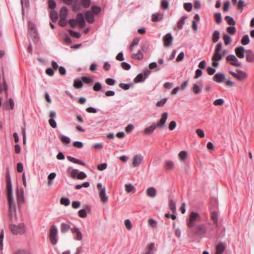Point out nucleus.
I'll return each instance as SVG.
<instances>
[{
  "mask_svg": "<svg viewBox=\"0 0 254 254\" xmlns=\"http://www.w3.org/2000/svg\"><path fill=\"white\" fill-rule=\"evenodd\" d=\"M201 217L198 213L191 212L189 218L187 220L188 227V235L191 237H203L207 232L205 224L200 223Z\"/></svg>",
  "mask_w": 254,
  "mask_h": 254,
  "instance_id": "obj_1",
  "label": "nucleus"
},
{
  "mask_svg": "<svg viewBox=\"0 0 254 254\" xmlns=\"http://www.w3.org/2000/svg\"><path fill=\"white\" fill-rule=\"evenodd\" d=\"M6 194L7 200L8 205V212L9 220L11 222L17 220V215L16 212V203L13 197L12 183L10 177L7 175L6 178Z\"/></svg>",
  "mask_w": 254,
  "mask_h": 254,
  "instance_id": "obj_2",
  "label": "nucleus"
},
{
  "mask_svg": "<svg viewBox=\"0 0 254 254\" xmlns=\"http://www.w3.org/2000/svg\"><path fill=\"white\" fill-rule=\"evenodd\" d=\"M168 114L164 112L162 114L160 120L156 123H152L149 127H146L143 133L145 135H148L152 134L156 127L160 129H164L166 127V122L167 120Z\"/></svg>",
  "mask_w": 254,
  "mask_h": 254,
  "instance_id": "obj_3",
  "label": "nucleus"
},
{
  "mask_svg": "<svg viewBox=\"0 0 254 254\" xmlns=\"http://www.w3.org/2000/svg\"><path fill=\"white\" fill-rule=\"evenodd\" d=\"M9 229L12 233L14 235H21L25 232V227L23 223H20L17 225L10 224L9 225Z\"/></svg>",
  "mask_w": 254,
  "mask_h": 254,
  "instance_id": "obj_4",
  "label": "nucleus"
},
{
  "mask_svg": "<svg viewBox=\"0 0 254 254\" xmlns=\"http://www.w3.org/2000/svg\"><path fill=\"white\" fill-rule=\"evenodd\" d=\"M97 188L99 190V196L100 200L104 203H106L108 201V196L106 193V188L100 183L97 184Z\"/></svg>",
  "mask_w": 254,
  "mask_h": 254,
  "instance_id": "obj_5",
  "label": "nucleus"
},
{
  "mask_svg": "<svg viewBox=\"0 0 254 254\" xmlns=\"http://www.w3.org/2000/svg\"><path fill=\"white\" fill-rule=\"evenodd\" d=\"M58 232L57 227L54 225H52L50 229L49 239L53 245H56L57 243L58 239Z\"/></svg>",
  "mask_w": 254,
  "mask_h": 254,
  "instance_id": "obj_6",
  "label": "nucleus"
},
{
  "mask_svg": "<svg viewBox=\"0 0 254 254\" xmlns=\"http://www.w3.org/2000/svg\"><path fill=\"white\" fill-rule=\"evenodd\" d=\"M222 48V44L221 43H218L216 45L214 53L212 58L213 61H220L223 58L224 55H222V54L220 53Z\"/></svg>",
  "mask_w": 254,
  "mask_h": 254,
  "instance_id": "obj_7",
  "label": "nucleus"
},
{
  "mask_svg": "<svg viewBox=\"0 0 254 254\" xmlns=\"http://www.w3.org/2000/svg\"><path fill=\"white\" fill-rule=\"evenodd\" d=\"M230 73L234 77L239 81H243L248 77V75L245 72L240 69H237L236 72L231 71Z\"/></svg>",
  "mask_w": 254,
  "mask_h": 254,
  "instance_id": "obj_8",
  "label": "nucleus"
},
{
  "mask_svg": "<svg viewBox=\"0 0 254 254\" xmlns=\"http://www.w3.org/2000/svg\"><path fill=\"white\" fill-rule=\"evenodd\" d=\"M16 200L18 205H20L24 203V190L22 188L17 190L16 191Z\"/></svg>",
  "mask_w": 254,
  "mask_h": 254,
  "instance_id": "obj_9",
  "label": "nucleus"
},
{
  "mask_svg": "<svg viewBox=\"0 0 254 254\" xmlns=\"http://www.w3.org/2000/svg\"><path fill=\"white\" fill-rule=\"evenodd\" d=\"M173 37L171 33H167L163 38L164 46L166 47H170L173 42Z\"/></svg>",
  "mask_w": 254,
  "mask_h": 254,
  "instance_id": "obj_10",
  "label": "nucleus"
},
{
  "mask_svg": "<svg viewBox=\"0 0 254 254\" xmlns=\"http://www.w3.org/2000/svg\"><path fill=\"white\" fill-rule=\"evenodd\" d=\"M76 23L79 24L81 28H83L85 25V21L82 13H79L75 19Z\"/></svg>",
  "mask_w": 254,
  "mask_h": 254,
  "instance_id": "obj_11",
  "label": "nucleus"
},
{
  "mask_svg": "<svg viewBox=\"0 0 254 254\" xmlns=\"http://www.w3.org/2000/svg\"><path fill=\"white\" fill-rule=\"evenodd\" d=\"M143 160V156L141 154L135 155L133 158L132 165L134 167L138 166Z\"/></svg>",
  "mask_w": 254,
  "mask_h": 254,
  "instance_id": "obj_12",
  "label": "nucleus"
},
{
  "mask_svg": "<svg viewBox=\"0 0 254 254\" xmlns=\"http://www.w3.org/2000/svg\"><path fill=\"white\" fill-rule=\"evenodd\" d=\"M155 251V245L151 243L147 246L145 251L142 254H154Z\"/></svg>",
  "mask_w": 254,
  "mask_h": 254,
  "instance_id": "obj_13",
  "label": "nucleus"
},
{
  "mask_svg": "<svg viewBox=\"0 0 254 254\" xmlns=\"http://www.w3.org/2000/svg\"><path fill=\"white\" fill-rule=\"evenodd\" d=\"M213 79L217 83H221L225 80V76L223 73L219 72L214 75Z\"/></svg>",
  "mask_w": 254,
  "mask_h": 254,
  "instance_id": "obj_14",
  "label": "nucleus"
},
{
  "mask_svg": "<svg viewBox=\"0 0 254 254\" xmlns=\"http://www.w3.org/2000/svg\"><path fill=\"white\" fill-rule=\"evenodd\" d=\"M71 231L73 234H76L75 239L78 241H80L82 239V235L79 229L76 227H74L71 229Z\"/></svg>",
  "mask_w": 254,
  "mask_h": 254,
  "instance_id": "obj_15",
  "label": "nucleus"
},
{
  "mask_svg": "<svg viewBox=\"0 0 254 254\" xmlns=\"http://www.w3.org/2000/svg\"><path fill=\"white\" fill-rule=\"evenodd\" d=\"M235 53L239 58H243L245 57V48L243 47L240 46L235 49Z\"/></svg>",
  "mask_w": 254,
  "mask_h": 254,
  "instance_id": "obj_16",
  "label": "nucleus"
},
{
  "mask_svg": "<svg viewBox=\"0 0 254 254\" xmlns=\"http://www.w3.org/2000/svg\"><path fill=\"white\" fill-rule=\"evenodd\" d=\"M164 14L161 12H157L152 15L151 19L154 22L161 21L163 18Z\"/></svg>",
  "mask_w": 254,
  "mask_h": 254,
  "instance_id": "obj_17",
  "label": "nucleus"
},
{
  "mask_svg": "<svg viewBox=\"0 0 254 254\" xmlns=\"http://www.w3.org/2000/svg\"><path fill=\"white\" fill-rule=\"evenodd\" d=\"M85 17L87 21L90 23H92L94 21V15L93 13L88 10L85 13Z\"/></svg>",
  "mask_w": 254,
  "mask_h": 254,
  "instance_id": "obj_18",
  "label": "nucleus"
},
{
  "mask_svg": "<svg viewBox=\"0 0 254 254\" xmlns=\"http://www.w3.org/2000/svg\"><path fill=\"white\" fill-rule=\"evenodd\" d=\"M216 252L215 254H222L225 249V246L223 243L220 242L216 246Z\"/></svg>",
  "mask_w": 254,
  "mask_h": 254,
  "instance_id": "obj_19",
  "label": "nucleus"
},
{
  "mask_svg": "<svg viewBox=\"0 0 254 254\" xmlns=\"http://www.w3.org/2000/svg\"><path fill=\"white\" fill-rule=\"evenodd\" d=\"M246 60L248 62H254V54L251 50L246 51Z\"/></svg>",
  "mask_w": 254,
  "mask_h": 254,
  "instance_id": "obj_20",
  "label": "nucleus"
},
{
  "mask_svg": "<svg viewBox=\"0 0 254 254\" xmlns=\"http://www.w3.org/2000/svg\"><path fill=\"white\" fill-rule=\"evenodd\" d=\"M146 194L150 197H154L156 195V190L153 187H149L146 190Z\"/></svg>",
  "mask_w": 254,
  "mask_h": 254,
  "instance_id": "obj_21",
  "label": "nucleus"
},
{
  "mask_svg": "<svg viewBox=\"0 0 254 254\" xmlns=\"http://www.w3.org/2000/svg\"><path fill=\"white\" fill-rule=\"evenodd\" d=\"M58 137L64 144H68L71 141V139L69 137L65 136L62 134H59L58 135Z\"/></svg>",
  "mask_w": 254,
  "mask_h": 254,
  "instance_id": "obj_22",
  "label": "nucleus"
},
{
  "mask_svg": "<svg viewBox=\"0 0 254 254\" xmlns=\"http://www.w3.org/2000/svg\"><path fill=\"white\" fill-rule=\"evenodd\" d=\"M60 228L62 233H65L71 229L69 224L66 223H62Z\"/></svg>",
  "mask_w": 254,
  "mask_h": 254,
  "instance_id": "obj_23",
  "label": "nucleus"
},
{
  "mask_svg": "<svg viewBox=\"0 0 254 254\" xmlns=\"http://www.w3.org/2000/svg\"><path fill=\"white\" fill-rule=\"evenodd\" d=\"M67 159L69 161L72 162L73 163L79 164V165H81L82 166L85 165V163L83 161H80V160H79L77 159H76L73 157H71L70 156H67Z\"/></svg>",
  "mask_w": 254,
  "mask_h": 254,
  "instance_id": "obj_24",
  "label": "nucleus"
},
{
  "mask_svg": "<svg viewBox=\"0 0 254 254\" xmlns=\"http://www.w3.org/2000/svg\"><path fill=\"white\" fill-rule=\"evenodd\" d=\"M211 218L214 223L217 227L218 225V215L216 211H212L211 213Z\"/></svg>",
  "mask_w": 254,
  "mask_h": 254,
  "instance_id": "obj_25",
  "label": "nucleus"
},
{
  "mask_svg": "<svg viewBox=\"0 0 254 254\" xmlns=\"http://www.w3.org/2000/svg\"><path fill=\"white\" fill-rule=\"evenodd\" d=\"M131 58L135 60H141L143 58V55L140 50H139L136 54H133Z\"/></svg>",
  "mask_w": 254,
  "mask_h": 254,
  "instance_id": "obj_26",
  "label": "nucleus"
},
{
  "mask_svg": "<svg viewBox=\"0 0 254 254\" xmlns=\"http://www.w3.org/2000/svg\"><path fill=\"white\" fill-rule=\"evenodd\" d=\"M187 18V15H184L180 18V19L179 20L177 23V27L178 28V29H181L183 28V26L185 24V20Z\"/></svg>",
  "mask_w": 254,
  "mask_h": 254,
  "instance_id": "obj_27",
  "label": "nucleus"
},
{
  "mask_svg": "<svg viewBox=\"0 0 254 254\" xmlns=\"http://www.w3.org/2000/svg\"><path fill=\"white\" fill-rule=\"evenodd\" d=\"M68 14V10L65 6L63 7L60 11V17L66 18Z\"/></svg>",
  "mask_w": 254,
  "mask_h": 254,
  "instance_id": "obj_28",
  "label": "nucleus"
},
{
  "mask_svg": "<svg viewBox=\"0 0 254 254\" xmlns=\"http://www.w3.org/2000/svg\"><path fill=\"white\" fill-rule=\"evenodd\" d=\"M125 190L127 193H129L134 192L135 188L131 184L129 183L125 184Z\"/></svg>",
  "mask_w": 254,
  "mask_h": 254,
  "instance_id": "obj_29",
  "label": "nucleus"
},
{
  "mask_svg": "<svg viewBox=\"0 0 254 254\" xmlns=\"http://www.w3.org/2000/svg\"><path fill=\"white\" fill-rule=\"evenodd\" d=\"M202 88V86H199L197 84H194L193 85L192 90L194 94H198L201 92Z\"/></svg>",
  "mask_w": 254,
  "mask_h": 254,
  "instance_id": "obj_30",
  "label": "nucleus"
},
{
  "mask_svg": "<svg viewBox=\"0 0 254 254\" xmlns=\"http://www.w3.org/2000/svg\"><path fill=\"white\" fill-rule=\"evenodd\" d=\"M220 38V32L218 30L215 31L212 34V41L214 43L217 42Z\"/></svg>",
  "mask_w": 254,
  "mask_h": 254,
  "instance_id": "obj_31",
  "label": "nucleus"
},
{
  "mask_svg": "<svg viewBox=\"0 0 254 254\" xmlns=\"http://www.w3.org/2000/svg\"><path fill=\"white\" fill-rule=\"evenodd\" d=\"M223 39L224 42V43L226 45H228L231 44L232 42V39L230 36L227 34H224L223 36Z\"/></svg>",
  "mask_w": 254,
  "mask_h": 254,
  "instance_id": "obj_32",
  "label": "nucleus"
},
{
  "mask_svg": "<svg viewBox=\"0 0 254 254\" xmlns=\"http://www.w3.org/2000/svg\"><path fill=\"white\" fill-rule=\"evenodd\" d=\"M73 87L76 89L81 88L83 86L82 82L79 79H75L74 81Z\"/></svg>",
  "mask_w": 254,
  "mask_h": 254,
  "instance_id": "obj_33",
  "label": "nucleus"
},
{
  "mask_svg": "<svg viewBox=\"0 0 254 254\" xmlns=\"http://www.w3.org/2000/svg\"><path fill=\"white\" fill-rule=\"evenodd\" d=\"M149 225L152 228L157 227V222L152 218H149L148 220Z\"/></svg>",
  "mask_w": 254,
  "mask_h": 254,
  "instance_id": "obj_34",
  "label": "nucleus"
},
{
  "mask_svg": "<svg viewBox=\"0 0 254 254\" xmlns=\"http://www.w3.org/2000/svg\"><path fill=\"white\" fill-rule=\"evenodd\" d=\"M241 44L243 45H247L250 43V39L248 35H245L241 40Z\"/></svg>",
  "mask_w": 254,
  "mask_h": 254,
  "instance_id": "obj_35",
  "label": "nucleus"
},
{
  "mask_svg": "<svg viewBox=\"0 0 254 254\" xmlns=\"http://www.w3.org/2000/svg\"><path fill=\"white\" fill-rule=\"evenodd\" d=\"M188 153L186 151H182L179 154L180 159L182 161H185L188 156Z\"/></svg>",
  "mask_w": 254,
  "mask_h": 254,
  "instance_id": "obj_36",
  "label": "nucleus"
},
{
  "mask_svg": "<svg viewBox=\"0 0 254 254\" xmlns=\"http://www.w3.org/2000/svg\"><path fill=\"white\" fill-rule=\"evenodd\" d=\"M225 19L226 21H227V22L228 23V24H229L230 25H234L236 23V22H235L234 19L233 17H231L230 16H229V15L226 16L225 17Z\"/></svg>",
  "mask_w": 254,
  "mask_h": 254,
  "instance_id": "obj_37",
  "label": "nucleus"
},
{
  "mask_svg": "<svg viewBox=\"0 0 254 254\" xmlns=\"http://www.w3.org/2000/svg\"><path fill=\"white\" fill-rule=\"evenodd\" d=\"M3 89L5 91V95H8V85L7 84L6 79L4 75L2 76Z\"/></svg>",
  "mask_w": 254,
  "mask_h": 254,
  "instance_id": "obj_38",
  "label": "nucleus"
},
{
  "mask_svg": "<svg viewBox=\"0 0 254 254\" xmlns=\"http://www.w3.org/2000/svg\"><path fill=\"white\" fill-rule=\"evenodd\" d=\"M169 207L170 209H171L173 211V213L176 212V203L174 200H170Z\"/></svg>",
  "mask_w": 254,
  "mask_h": 254,
  "instance_id": "obj_39",
  "label": "nucleus"
},
{
  "mask_svg": "<svg viewBox=\"0 0 254 254\" xmlns=\"http://www.w3.org/2000/svg\"><path fill=\"white\" fill-rule=\"evenodd\" d=\"M145 78L143 77L142 73L138 74L137 76L134 78V81L136 83L143 81Z\"/></svg>",
  "mask_w": 254,
  "mask_h": 254,
  "instance_id": "obj_40",
  "label": "nucleus"
},
{
  "mask_svg": "<svg viewBox=\"0 0 254 254\" xmlns=\"http://www.w3.org/2000/svg\"><path fill=\"white\" fill-rule=\"evenodd\" d=\"M166 169L167 170L172 169L174 166V162L171 160H167L165 162Z\"/></svg>",
  "mask_w": 254,
  "mask_h": 254,
  "instance_id": "obj_41",
  "label": "nucleus"
},
{
  "mask_svg": "<svg viewBox=\"0 0 254 254\" xmlns=\"http://www.w3.org/2000/svg\"><path fill=\"white\" fill-rule=\"evenodd\" d=\"M214 18L217 23H220L222 22L221 14L220 12L215 13Z\"/></svg>",
  "mask_w": 254,
  "mask_h": 254,
  "instance_id": "obj_42",
  "label": "nucleus"
},
{
  "mask_svg": "<svg viewBox=\"0 0 254 254\" xmlns=\"http://www.w3.org/2000/svg\"><path fill=\"white\" fill-rule=\"evenodd\" d=\"M60 202L63 205L68 206L70 203V200L67 198L62 197L60 200Z\"/></svg>",
  "mask_w": 254,
  "mask_h": 254,
  "instance_id": "obj_43",
  "label": "nucleus"
},
{
  "mask_svg": "<svg viewBox=\"0 0 254 254\" xmlns=\"http://www.w3.org/2000/svg\"><path fill=\"white\" fill-rule=\"evenodd\" d=\"M82 5L85 8H88L91 4L90 0H81Z\"/></svg>",
  "mask_w": 254,
  "mask_h": 254,
  "instance_id": "obj_44",
  "label": "nucleus"
},
{
  "mask_svg": "<svg viewBox=\"0 0 254 254\" xmlns=\"http://www.w3.org/2000/svg\"><path fill=\"white\" fill-rule=\"evenodd\" d=\"M226 60L227 61H232V62H238L237 58L234 55H228L226 58Z\"/></svg>",
  "mask_w": 254,
  "mask_h": 254,
  "instance_id": "obj_45",
  "label": "nucleus"
},
{
  "mask_svg": "<svg viewBox=\"0 0 254 254\" xmlns=\"http://www.w3.org/2000/svg\"><path fill=\"white\" fill-rule=\"evenodd\" d=\"M59 23L61 26H65L67 24L66 18L60 17Z\"/></svg>",
  "mask_w": 254,
  "mask_h": 254,
  "instance_id": "obj_46",
  "label": "nucleus"
},
{
  "mask_svg": "<svg viewBox=\"0 0 254 254\" xmlns=\"http://www.w3.org/2000/svg\"><path fill=\"white\" fill-rule=\"evenodd\" d=\"M227 31L231 35H234L236 33V29L234 26H229L227 27Z\"/></svg>",
  "mask_w": 254,
  "mask_h": 254,
  "instance_id": "obj_47",
  "label": "nucleus"
},
{
  "mask_svg": "<svg viewBox=\"0 0 254 254\" xmlns=\"http://www.w3.org/2000/svg\"><path fill=\"white\" fill-rule=\"evenodd\" d=\"M184 7L187 11H190L192 9V5L191 3H185L184 4Z\"/></svg>",
  "mask_w": 254,
  "mask_h": 254,
  "instance_id": "obj_48",
  "label": "nucleus"
},
{
  "mask_svg": "<svg viewBox=\"0 0 254 254\" xmlns=\"http://www.w3.org/2000/svg\"><path fill=\"white\" fill-rule=\"evenodd\" d=\"M149 67L151 69L156 68V70L157 71H159L161 69V68L158 66L156 62L151 63L149 64Z\"/></svg>",
  "mask_w": 254,
  "mask_h": 254,
  "instance_id": "obj_49",
  "label": "nucleus"
},
{
  "mask_svg": "<svg viewBox=\"0 0 254 254\" xmlns=\"http://www.w3.org/2000/svg\"><path fill=\"white\" fill-rule=\"evenodd\" d=\"M161 6L162 8L167 9L169 6V2L167 0H161Z\"/></svg>",
  "mask_w": 254,
  "mask_h": 254,
  "instance_id": "obj_50",
  "label": "nucleus"
},
{
  "mask_svg": "<svg viewBox=\"0 0 254 254\" xmlns=\"http://www.w3.org/2000/svg\"><path fill=\"white\" fill-rule=\"evenodd\" d=\"M83 82L86 84H89L93 82V79L90 77L83 76L82 77Z\"/></svg>",
  "mask_w": 254,
  "mask_h": 254,
  "instance_id": "obj_51",
  "label": "nucleus"
},
{
  "mask_svg": "<svg viewBox=\"0 0 254 254\" xmlns=\"http://www.w3.org/2000/svg\"><path fill=\"white\" fill-rule=\"evenodd\" d=\"M95 91H99L102 89V85L100 82H96L93 87Z\"/></svg>",
  "mask_w": 254,
  "mask_h": 254,
  "instance_id": "obj_52",
  "label": "nucleus"
},
{
  "mask_svg": "<svg viewBox=\"0 0 254 254\" xmlns=\"http://www.w3.org/2000/svg\"><path fill=\"white\" fill-rule=\"evenodd\" d=\"M167 101V98H163L157 102L156 106L158 107H162L166 103Z\"/></svg>",
  "mask_w": 254,
  "mask_h": 254,
  "instance_id": "obj_53",
  "label": "nucleus"
},
{
  "mask_svg": "<svg viewBox=\"0 0 254 254\" xmlns=\"http://www.w3.org/2000/svg\"><path fill=\"white\" fill-rule=\"evenodd\" d=\"M125 225L126 228L128 230H130L132 229V224L129 219H126L125 221Z\"/></svg>",
  "mask_w": 254,
  "mask_h": 254,
  "instance_id": "obj_54",
  "label": "nucleus"
},
{
  "mask_svg": "<svg viewBox=\"0 0 254 254\" xmlns=\"http://www.w3.org/2000/svg\"><path fill=\"white\" fill-rule=\"evenodd\" d=\"M50 17L53 22L56 21L58 19V14L55 11H52L50 13Z\"/></svg>",
  "mask_w": 254,
  "mask_h": 254,
  "instance_id": "obj_55",
  "label": "nucleus"
},
{
  "mask_svg": "<svg viewBox=\"0 0 254 254\" xmlns=\"http://www.w3.org/2000/svg\"><path fill=\"white\" fill-rule=\"evenodd\" d=\"M92 10L93 13L98 14L101 11V8L98 6H93L92 7Z\"/></svg>",
  "mask_w": 254,
  "mask_h": 254,
  "instance_id": "obj_56",
  "label": "nucleus"
},
{
  "mask_svg": "<svg viewBox=\"0 0 254 254\" xmlns=\"http://www.w3.org/2000/svg\"><path fill=\"white\" fill-rule=\"evenodd\" d=\"M87 177L86 174L83 172H79L77 176V179L82 180Z\"/></svg>",
  "mask_w": 254,
  "mask_h": 254,
  "instance_id": "obj_57",
  "label": "nucleus"
},
{
  "mask_svg": "<svg viewBox=\"0 0 254 254\" xmlns=\"http://www.w3.org/2000/svg\"><path fill=\"white\" fill-rule=\"evenodd\" d=\"M106 84L109 85L113 86L115 84L116 81L114 79L108 78H107L105 80Z\"/></svg>",
  "mask_w": 254,
  "mask_h": 254,
  "instance_id": "obj_58",
  "label": "nucleus"
},
{
  "mask_svg": "<svg viewBox=\"0 0 254 254\" xmlns=\"http://www.w3.org/2000/svg\"><path fill=\"white\" fill-rule=\"evenodd\" d=\"M68 32L71 34V35H72V36H74L77 38H79L80 37L81 34L79 32L74 31L72 30H69Z\"/></svg>",
  "mask_w": 254,
  "mask_h": 254,
  "instance_id": "obj_59",
  "label": "nucleus"
},
{
  "mask_svg": "<svg viewBox=\"0 0 254 254\" xmlns=\"http://www.w3.org/2000/svg\"><path fill=\"white\" fill-rule=\"evenodd\" d=\"M48 5L50 8L53 9L56 6V3L54 0H48Z\"/></svg>",
  "mask_w": 254,
  "mask_h": 254,
  "instance_id": "obj_60",
  "label": "nucleus"
},
{
  "mask_svg": "<svg viewBox=\"0 0 254 254\" xmlns=\"http://www.w3.org/2000/svg\"><path fill=\"white\" fill-rule=\"evenodd\" d=\"M224 103V101L223 99H218L214 101L213 105L215 106H221Z\"/></svg>",
  "mask_w": 254,
  "mask_h": 254,
  "instance_id": "obj_61",
  "label": "nucleus"
},
{
  "mask_svg": "<svg viewBox=\"0 0 254 254\" xmlns=\"http://www.w3.org/2000/svg\"><path fill=\"white\" fill-rule=\"evenodd\" d=\"M131 84H130L120 83L119 84V87L125 90H128Z\"/></svg>",
  "mask_w": 254,
  "mask_h": 254,
  "instance_id": "obj_62",
  "label": "nucleus"
},
{
  "mask_svg": "<svg viewBox=\"0 0 254 254\" xmlns=\"http://www.w3.org/2000/svg\"><path fill=\"white\" fill-rule=\"evenodd\" d=\"M73 145L74 147L78 148H81L83 146V143L81 141H75L73 142Z\"/></svg>",
  "mask_w": 254,
  "mask_h": 254,
  "instance_id": "obj_63",
  "label": "nucleus"
},
{
  "mask_svg": "<svg viewBox=\"0 0 254 254\" xmlns=\"http://www.w3.org/2000/svg\"><path fill=\"white\" fill-rule=\"evenodd\" d=\"M78 215L81 218H85L87 216V213L85 209H82L78 211Z\"/></svg>",
  "mask_w": 254,
  "mask_h": 254,
  "instance_id": "obj_64",
  "label": "nucleus"
}]
</instances>
